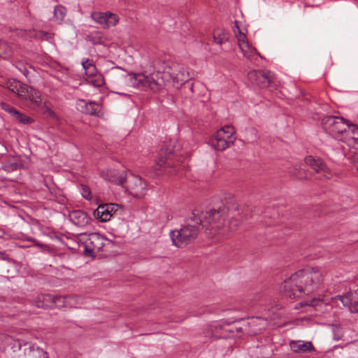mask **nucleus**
I'll return each instance as SVG.
<instances>
[{
    "mask_svg": "<svg viewBox=\"0 0 358 358\" xmlns=\"http://www.w3.org/2000/svg\"><path fill=\"white\" fill-rule=\"evenodd\" d=\"M4 231L2 230H0V237H2L4 235Z\"/></svg>",
    "mask_w": 358,
    "mask_h": 358,
    "instance_id": "53",
    "label": "nucleus"
},
{
    "mask_svg": "<svg viewBox=\"0 0 358 358\" xmlns=\"http://www.w3.org/2000/svg\"><path fill=\"white\" fill-rule=\"evenodd\" d=\"M90 41L94 43H101L102 42V37L101 36H99L97 37L92 36V38Z\"/></svg>",
    "mask_w": 358,
    "mask_h": 358,
    "instance_id": "47",
    "label": "nucleus"
},
{
    "mask_svg": "<svg viewBox=\"0 0 358 358\" xmlns=\"http://www.w3.org/2000/svg\"><path fill=\"white\" fill-rule=\"evenodd\" d=\"M321 303V301L320 299L313 298L310 300H306L303 301H301L296 305L295 308L299 309L300 308L304 307V306H316L319 303Z\"/></svg>",
    "mask_w": 358,
    "mask_h": 358,
    "instance_id": "28",
    "label": "nucleus"
},
{
    "mask_svg": "<svg viewBox=\"0 0 358 358\" xmlns=\"http://www.w3.org/2000/svg\"><path fill=\"white\" fill-rule=\"evenodd\" d=\"M1 106H2V108L4 110L8 112L12 116L14 115V112L17 111V110H15V108H14L13 106H10L7 103H2Z\"/></svg>",
    "mask_w": 358,
    "mask_h": 358,
    "instance_id": "40",
    "label": "nucleus"
},
{
    "mask_svg": "<svg viewBox=\"0 0 358 358\" xmlns=\"http://www.w3.org/2000/svg\"><path fill=\"white\" fill-rule=\"evenodd\" d=\"M241 221L238 218H233L229 222L228 230L234 231L238 229Z\"/></svg>",
    "mask_w": 358,
    "mask_h": 358,
    "instance_id": "33",
    "label": "nucleus"
},
{
    "mask_svg": "<svg viewBox=\"0 0 358 358\" xmlns=\"http://www.w3.org/2000/svg\"><path fill=\"white\" fill-rule=\"evenodd\" d=\"M46 294H41V295H39L37 296L36 301H35V303H36V306L38 307V308H44L45 306H48V305L47 304L49 301H47V300H44V301H42L40 297L41 296H45Z\"/></svg>",
    "mask_w": 358,
    "mask_h": 358,
    "instance_id": "37",
    "label": "nucleus"
},
{
    "mask_svg": "<svg viewBox=\"0 0 358 358\" xmlns=\"http://www.w3.org/2000/svg\"><path fill=\"white\" fill-rule=\"evenodd\" d=\"M24 353L26 358H48L45 351L29 343H24Z\"/></svg>",
    "mask_w": 358,
    "mask_h": 358,
    "instance_id": "14",
    "label": "nucleus"
},
{
    "mask_svg": "<svg viewBox=\"0 0 358 358\" xmlns=\"http://www.w3.org/2000/svg\"><path fill=\"white\" fill-rule=\"evenodd\" d=\"M190 90H191L192 91V90H193V85H191Z\"/></svg>",
    "mask_w": 358,
    "mask_h": 358,
    "instance_id": "57",
    "label": "nucleus"
},
{
    "mask_svg": "<svg viewBox=\"0 0 358 358\" xmlns=\"http://www.w3.org/2000/svg\"><path fill=\"white\" fill-rule=\"evenodd\" d=\"M350 309L352 313H358V301L352 303Z\"/></svg>",
    "mask_w": 358,
    "mask_h": 358,
    "instance_id": "48",
    "label": "nucleus"
},
{
    "mask_svg": "<svg viewBox=\"0 0 358 358\" xmlns=\"http://www.w3.org/2000/svg\"><path fill=\"white\" fill-rule=\"evenodd\" d=\"M20 36L34 38L41 41H50L52 38L50 34L44 31L20 30L18 34Z\"/></svg>",
    "mask_w": 358,
    "mask_h": 358,
    "instance_id": "16",
    "label": "nucleus"
},
{
    "mask_svg": "<svg viewBox=\"0 0 358 358\" xmlns=\"http://www.w3.org/2000/svg\"><path fill=\"white\" fill-rule=\"evenodd\" d=\"M353 163L357 170L358 171V152H356L353 157Z\"/></svg>",
    "mask_w": 358,
    "mask_h": 358,
    "instance_id": "50",
    "label": "nucleus"
},
{
    "mask_svg": "<svg viewBox=\"0 0 358 358\" xmlns=\"http://www.w3.org/2000/svg\"><path fill=\"white\" fill-rule=\"evenodd\" d=\"M322 282L323 273L318 267L299 270L284 281L283 294L290 299L298 298L317 290Z\"/></svg>",
    "mask_w": 358,
    "mask_h": 358,
    "instance_id": "1",
    "label": "nucleus"
},
{
    "mask_svg": "<svg viewBox=\"0 0 358 358\" xmlns=\"http://www.w3.org/2000/svg\"><path fill=\"white\" fill-rule=\"evenodd\" d=\"M219 131H223L224 134L225 135L227 134V138H235L236 139V137H234L233 136V134L234 133V129L233 127L227 125V126H225V127H222Z\"/></svg>",
    "mask_w": 358,
    "mask_h": 358,
    "instance_id": "34",
    "label": "nucleus"
},
{
    "mask_svg": "<svg viewBox=\"0 0 358 358\" xmlns=\"http://www.w3.org/2000/svg\"><path fill=\"white\" fill-rule=\"evenodd\" d=\"M228 211L229 207L223 203H221L220 205L217 207L207 210L205 213L200 210L203 224L206 225V224H207L213 225L210 229V231L214 230L215 232L217 231L219 234L225 235V230H223L222 232H219L218 231L221 230Z\"/></svg>",
    "mask_w": 358,
    "mask_h": 358,
    "instance_id": "3",
    "label": "nucleus"
},
{
    "mask_svg": "<svg viewBox=\"0 0 358 358\" xmlns=\"http://www.w3.org/2000/svg\"><path fill=\"white\" fill-rule=\"evenodd\" d=\"M13 117L23 124H29L33 122V120L31 117L21 113L18 110L14 112V115Z\"/></svg>",
    "mask_w": 358,
    "mask_h": 358,
    "instance_id": "26",
    "label": "nucleus"
},
{
    "mask_svg": "<svg viewBox=\"0 0 358 358\" xmlns=\"http://www.w3.org/2000/svg\"><path fill=\"white\" fill-rule=\"evenodd\" d=\"M94 217L101 222L108 221L112 217L107 204L99 205L94 213Z\"/></svg>",
    "mask_w": 358,
    "mask_h": 358,
    "instance_id": "19",
    "label": "nucleus"
},
{
    "mask_svg": "<svg viewBox=\"0 0 358 358\" xmlns=\"http://www.w3.org/2000/svg\"><path fill=\"white\" fill-rule=\"evenodd\" d=\"M239 48L243 53V55L250 60L252 59L255 53H257L256 49L251 48L248 43L245 41H243L239 44Z\"/></svg>",
    "mask_w": 358,
    "mask_h": 358,
    "instance_id": "22",
    "label": "nucleus"
},
{
    "mask_svg": "<svg viewBox=\"0 0 358 358\" xmlns=\"http://www.w3.org/2000/svg\"><path fill=\"white\" fill-rule=\"evenodd\" d=\"M187 76H185L184 73H178L176 76L173 77V80L174 82H185L187 80Z\"/></svg>",
    "mask_w": 358,
    "mask_h": 358,
    "instance_id": "41",
    "label": "nucleus"
},
{
    "mask_svg": "<svg viewBox=\"0 0 358 358\" xmlns=\"http://www.w3.org/2000/svg\"><path fill=\"white\" fill-rule=\"evenodd\" d=\"M107 205L109 208V212L110 214H112L113 213H115L117 210L118 205H117V204L108 203Z\"/></svg>",
    "mask_w": 358,
    "mask_h": 358,
    "instance_id": "43",
    "label": "nucleus"
},
{
    "mask_svg": "<svg viewBox=\"0 0 358 358\" xmlns=\"http://www.w3.org/2000/svg\"><path fill=\"white\" fill-rule=\"evenodd\" d=\"M66 14V9L65 7L58 5L55 7L54 9V19L58 22L61 23L64 21Z\"/></svg>",
    "mask_w": 358,
    "mask_h": 358,
    "instance_id": "23",
    "label": "nucleus"
},
{
    "mask_svg": "<svg viewBox=\"0 0 358 358\" xmlns=\"http://www.w3.org/2000/svg\"><path fill=\"white\" fill-rule=\"evenodd\" d=\"M91 16L94 21L100 24L103 28L115 26L119 20L118 17L110 12H93Z\"/></svg>",
    "mask_w": 358,
    "mask_h": 358,
    "instance_id": "10",
    "label": "nucleus"
},
{
    "mask_svg": "<svg viewBox=\"0 0 358 358\" xmlns=\"http://www.w3.org/2000/svg\"><path fill=\"white\" fill-rule=\"evenodd\" d=\"M223 131H217L215 137L211 140L213 147L217 150H224L234 143L235 138H229V140H224L223 138Z\"/></svg>",
    "mask_w": 358,
    "mask_h": 358,
    "instance_id": "13",
    "label": "nucleus"
},
{
    "mask_svg": "<svg viewBox=\"0 0 358 358\" xmlns=\"http://www.w3.org/2000/svg\"><path fill=\"white\" fill-rule=\"evenodd\" d=\"M175 150L173 149V144L172 141L164 143L159 152L157 164L162 167L164 166L166 171L167 169H171L174 166L171 162L174 156Z\"/></svg>",
    "mask_w": 358,
    "mask_h": 358,
    "instance_id": "6",
    "label": "nucleus"
},
{
    "mask_svg": "<svg viewBox=\"0 0 358 358\" xmlns=\"http://www.w3.org/2000/svg\"><path fill=\"white\" fill-rule=\"evenodd\" d=\"M332 331L334 340L339 341L342 338L343 336V331L341 327L339 326H333Z\"/></svg>",
    "mask_w": 358,
    "mask_h": 358,
    "instance_id": "32",
    "label": "nucleus"
},
{
    "mask_svg": "<svg viewBox=\"0 0 358 358\" xmlns=\"http://www.w3.org/2000/svg\"><path fill=\"white\" fill-rule=\"evenodd\" d=\"M27 73H28V71H27V70H25V71H24V74L26 76H27Z\"/></svg>",
    "mask_w": 358,
    "mask_h": 358,
    "instance_id": "55",
    "label": "nucleus"
},
{
    "mask_svg": "<svg viewBox=\"0 0 358 358\" xmlns=\"http://www.w3.org/2000/svg\"><path fill=\"white\" fill-rule=\"evenodd\" d=\"M218 327H219L220 329H224L226 331H230V332H231V333H234V331H235L234 327H233V328H230V329H228V327H229V325H228V324H227V325H226V326H215V329H217Z\"/></svg>",
    "mask_w": 358,
    "mask_h": 358,
    "instance_id": "45",
    "label": "nucleus"
},
{
    "mask_svg": "<svg viewBox=\"0 0 358 358\" xmlns=\"http://www.w3.org/2000/svg\"><path fill=\"white\" fill-rule=\"evenodd\" d=\"M21 82L16 80H9L8 82V88L10 91L17 94L19 89L21 87Z\"/></svg>",
    "mask_w": 358,
    "mask_h": 358,
    "instance_id": "30",
    "label": "nucleus"
},
{
    "mask_svg": "<svg viewBox=\"0 0 358 358\" xmlns=\"http://www.w3.org/2000/svg\"><path fill=\"white\" fill-rule=\"evenodd\" d=\"M69 218L73 224L78 227H84L87 225L90 220L89 215L82 210L72 211L69 214Z\"/></svg>",
    "mask_w": 358,
    "mask_h": 358,
    "instance_id": "15",
    "label": "nucleus"
},
{
    "mask_svg": "<svg viewBox=\"0 0 358 358\" xmlns=\"http://www.w3.org/2000/svg\"><path fill=\"white\" fill-rule=\"evenodd\" d=\"M96 252H100L104 246V238L99 233H92L89 235L86 241Z\"/></svg>",
    "mask_w": 358,
    "mask_h": 358,
    "instance_id": "18",
    "label": "nucleus"
},
{
    "mask_svg": "<svg viewBox=\"0 0 358 358\" xmlns=\"http://www.w3.org/2000/svg\"><path fill=\"white\" fill-rule=\"evenodd\" d=\"M1 338L6 343L11 345L14 351L15 348L20 349L22 348V343L20 340H15L8 335H3Z\"/></svg>",
    "mask_w": 358,
    "mask_h": 358,
    "instance_id": "24",
    "label": "nucleus"
},
{
    "mask_svg": "<svg viewBox=\"0 0 358 358\" xmlns=\"http://www.w3.org/2000/svg\"><path fill=\"white\" fill-rule=\"evenodd\" d=\"M46 112H48V114H49L50 116H52V117H53V116H55V113H54L52 110H50L49 108H48V107H46Z\"/></svg>",
    "mask_w": 358,
    "mask_h": 358,
    "instance_id": "52",
    "label": "nucleus"
},
{
    "mask_svg": "<svg viewBox=\"0 0 358 358\" xmlns=\"http://www.w3.org/2000/svg\"><path fill=\"white\" fill-rule=\"evenodd\" d=\"M323 129L335 138L350 129L348 121L341 117L327 116L322 120Z\"/></svg>",
    "mask_w": 358,
    "mask_h": 358,
    "instance_id": "5",
    "label": "nucleus"
},
{
    "mask_svg": "<svg viewBox=\"0 0 358 358\" xmlns=\"http://www.w3.org/2000/svg\"><path fill=\"white\" fill-rule=\"evenodd\" d=\"M350 129H348L347 133L351 132L353 135L352 138L355 140H358V128L353 124H350Z\"/></svg>",
    "mask_w": 358,
    "mask_h": 358,
    "instance_id": "38",
    "label": "nucleus"
},
{
    "mask_svg": "<svg viewBox=\"0 0 358 358\" xmlns=\"http://www.w3.org/2000/svg\"><path fill=\"white\" fill-rule=\"evenodd\" d=\"M169 77L171 78V77H172V76H171V75H170L169 73H167V78H169Z\"/></svg>",
    "mask_w": 358,
    "mask_h": 358,
    "instance_id": "56",
    "label": "nucleus"
},
{
    "mask_svg": "<svg viewBox=\"0 0 358 358\" xmlns=\"http://www.w3.org/2000/svg\"><path fill=\"white\" fill-rule=\"evenodd\" d=\"M266 320L262 317H252L244 322L243 329H247V334L257 335L260 334L266 326Z\"/></svg>",
    "mask_w": 358,
    "mask_h": 358,
    "instance_id": "11",
    "label": "nucleus"
},
{
    "mask_svg": "<svg viewBox=\"0 0 358 358\" xmlns=\"http://www.w3.org/2000/svg\"><path fill=\"white\" fill-rule=\"evenodd\" d=\"M336 300L340 301L344 306L350 308L352 305L351 299L347 296H337Z\"/></svg>",
    "mask_w": 358,
    "mask_h": 358,
    "instance_id": "36",
    "label": "nucleus"
},
{
    "mask_svg": "<svg viewBox=\"0 0 358 358\" xmlns=\"http://www.w3.org/2000/svg\"><path fill=\"white\" fill-rule=\"evenodd\" d=\"M27 100L31 101V105L34 107H40L42 103L40 92L32 87H29Z\"/></svg>",
    "mask_w": 358,
    "mask_h": 358,
    "instance_id": "21",
    "label": "nucleus"
},
{
    "mask_svg": "<svg viewBox=\"0 0 358 358\" xmlns=\"http://www.w3.org/2000/svg\"><path fill=\"white\" fill-rule=\"evenodd\" d=\"M85 252L92 255L93 252H96V250H92V248L88 244V243L85 242Z\"/></svg>",
    "mask_w": 358,
    "mask_h": 358,
    "instance_id": "46",
    "label": "nucleus"
},
{
    "mask_svg": "<svg viewBox=\"0 0 358 358\" xmlns=\"http://www.w3.org/2000/svg\"><path fill=\"white\" fill-rule=\"evenodd\" d=\"M81 187H82V195L87 200H92V194H91V191H90V189L88 186L85 185H81Z\"/></svg>",
    "mask_w": 358,
    "mask_h": 358,
    "instance_id": "35",
    "label": "nucleus"
},
{
    "mask_svg": "<svg viewBox=\"0 0 358 358\" xmlns=\"http://www.w3.org/2000/svg\"><path fill=\"white\" fill-rule=\"evenodd\" d=\"M244 322H245V320H243L242 322L239 327H238V326L234 327L235 331L237 333L243 332V333H245L247 334V329H243V327L244 326Z\"/></svg>",
    "mask_w": 358,
    "mask_h": 358,
    "instance_id": "42",
    "label": "nucleus"
},
{
    "mask_svg": "<svg viewBox=\"0 0 358 358\" xmlns=\"http://www.w3.org/2000/svg\"><path fill=\"white\" fill-rule=\"evenodd\" d=\"M222 136L224 137L223 138H224V140H229V139L230 138H227V134H226V135H225V134H224Z\"/></svg>",
    "mask_w": 358,
    "mask_h": 358,
    "instance_id": "54",
    "label": "nucleus"
},
{
    "mask_svg": "<svg viewBox=\"0 0 358 358\" xmlns=\"http://www.w3.org/2000/svg\"><path fill=\"white\" fill-rule=\"evenodd\" d=\"M291 350L295 353L310 352L314 350L311 342H303L301 341H291L289 343Z\"/></svg>",
    "mask_w": 358,
    "mask_h": 358,
    "instance_id": "17",
    "label": "nucleus"
},
{
    "mask_svg": "<svg viewBox=\"0 0 358 358\" xmlns=\"http://www.w3.org/2000/svg\"><path fill=\"white\" fill-rule=\"evenodd\" d=\"M66 296V307H76L81 303V298L78 296L65 295Z\"/></svg>",
    "mask_w": 358,
    "mask_h": 358,
    "instance_id": "27",
    "label": "nucleus"
},
{
    "mask_svg": "<svg viewBox=\"0 0 358 358\" xmlns=\"http://www.w3.org/2000/svg\"><path fill=\"white\" fill-rule=\"evenodd\" d=\"M305 163L317 173L321 174L319 176L320 179H322L323 177L327 178H329V176L331 175L330 170L322 159L308 156L305 158Z\"/></svg>",
    "mask_w": 358,
    "mask_h": 358,
    "instance_id": "9",
    "label": "nucleus"
},
{
    "mask_svg": "<svg viewBox=\"0 0 358 358\" xmlns=\"http://www.w3.org/2000/svg\"><path fill=\"white\" fill-rule=\"evenodd\" d=\"M18 167V164L17 163H11L8 166V168L12 171L16 170Z\"/></svg>",
    "mask_w": 358,
    "mask_h": 358,
    "instance_id": "51",
    "label": "nucleus"
},
{
    "mask_svg": "<svg viewBox=\"0 0 358 358\" xmlns=\"http://www.w3.org/2000/svg\"><path fill=\"white\" fill-rule=\"evenodd\" d=\"M29 90V87L27 85L21 83V87L19 89L17 95L22 100H27Z\"/></svg>",
    "mask_w": 358,
    "mask_h": 358,
    "instance_id": "31",
    "label": "nucleus"
},
{
    "mask_svg": "<svg viewBox=\"0 0 358 358\" xmlns=\"http://www.w3.org/2000/svg\"><path fill=\"white\" fill-rule=\"evenodd\" d=\"M236 27H237L238 31L241 32L238 27L236 26ZM245 38H246L245 35L243 34L240 33V36H239L238 39V45L240 44L241 42H243V41H245Z\"/></svg>",
    "mask_w": 358,
    "mask_h": 358,
    "instance_id": "49",
    "label": "nucleus"
},
{
    "mask_svg": "<svg viewBox=\"0 0 358 358\" xmlns=\"http://www.w3.org/2000/svg\"><path fill=\"white\" fill-rule=\"evenodd\" d=\"M101 176L105 180L119 185L123 186L127 182V173L124 171L120 172L117 170H110L102 172Z\"/></svg>",
    "mask_w": 358,
    "mask_h": 358,
    "instance_id": "12",
    "label": "nucleus"
},
{
    "mask_svg": "<svg viewBox=\"0 0 358 358\" xmlns=\"http://www.w3.org/2000/svg\"><path fill=\"white\" fill-rule=\"evenodd\" d=\"M269 71L252 70L248 73L250 81L260 88H266L271 82Z\"/></svg>",
    "mask_w": 358,
    "mask_h": 358,
    "instance_id": "7",
    "label": "nucleus"
},
{
    "mask_svg": "<svg viewBox=\"0 0 358 358\" xmlns=\"http://www.w3.org/2000/svg\"><path fill=\"white\" fill-rule=\"evenodd\" d=\"M82 65L83 69L85 70L86 68H88V66H91L94 64H93L92 61L87 59V60L82 62Z\"/></svg>",
    "mask_w": 358,
    "mask_h": 358,
    "instance_id": "44",
    "label": "nucleus"
},
{
    "mask_svg": "<svg viewBox=\"0 0 358 358\" xmlns=\"http://www.w3.org/2000/svg\"><path fill=\"white\" fill-rule=\"evenodd\" d=\"M146 182L140 176H134L126 187L127 190L136 198H143L146 194Z\"/></svg>",
    "mask_w": 358,
    "mask_h": 358,
    "instance_id": "8",
    "label": "nucleus"
},
{
    "mask_svg": "<svg viewBox=\"0 0 358 358\" xmlns=\"http://www.w3.org/2000/svg\"><path fill=\"white\" fill-rule=\"evenodd\" d=\"M228 34L224 31H216L213 34V41L217 44H222L228 41Z\"/></svg>",
    "mask_w": 358,
    "mask_h": 358,
    "instance_id": "25",
    "label": "nucleus"
},
{
    "mask_svg": "<svg viewBox=\"0 0 358 358\" xmlns=\"http://www.w3.org/2000/svg\"><path fill=\"white\" fill-rule=\"evenodd\" d=\"M40 299L42 301L47 300V301L52 302L57 308L66 307V296L46 294L45 296H41Z\"/></svg>",
    "mask_w": 358,
    "mask_h": 358,
    "instance_id": "20",
    "label": "nucleus"
},
{
    "mask_svg": "<svg viewBox=\"0 0 358 358\" xmlns=\"http://www.w3.org/2000/svg\"><path fill=\"white\" fill-rule=\"evenodd\" d=\"M37 245H38V246H40V247H41V246H42L43 245H42V244H39V243H38V244H37Z\"/></svg>",
    "mask_w": 358,
    "mask_h": 358,
    "instance_id": "58",
    "label": "nucleus"
},
{
    "mask_svg": "<svg viewBox=\"0 0 358 358\" xmlns=\"http://www.w3.org/2000/svg\"><path fill=\"white\" fill-rule=\"evenodd\" d=\"M99 108L98 104L94 102H90L85 104L84 112L92 115H97Z\"/></svg>",
    "mask_w": 358,
    "mask_h": 358,
    "instance_id": "29",
    "label": "nucleus"
},
{
    "mask_svg": "<svg viewBox=\"0 0 358 358\" xmlns=\"http://www.w3.org/2000/svg\"><path fill=\"white\" fill-rule=\"evenodd\" d=\"M85 71L86 75H87L90 77H92V76H95L96 74V71H97L95 65L88 66V68H86V69Z\"/></svg>",
    "mask_w": 358,
    "mask_h": 358,
    "instance_id": "39",
    "label": "nucleus"
},
{
    "mask_svg": "<svg viewBox=\"0 0 358 358\" xmlns=\"http://www.w3.org/2000/svg\"><path fill=\"white\" fill-rule=\"evenodd\" d=\"M129 76L134 87H149L153 92H157L164 85V78L160 72L153 73L149 76L143 73H131Z\"/></svg>",
    "mask_w": 358,
    "mask_h": 358,
    "instance_id": "4",
    "label": "nucleus"
},
{
    "mask_svg": "<svg viewBox=\"0 0 358 358\" xmlns=\"http://www.w3.org/2000/svg\"><path fill=\"white\" fill-rule=\"evenodd\" d=\"M187 224L179 230L170 233L173 244L178 248H184L195 240L201 229L206 227L203 224L199 209H194L187 220Z\"/></svg>",
    "mask_w": 358,
    "mask_h": 358,
    "instance_id": "2",
    "label": "nucleus"
}]
</instances>
